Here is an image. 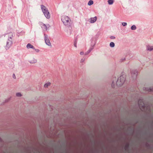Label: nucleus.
<instances>
[{"instance_id": "5701e85b", "label": "nucleus", "mask_w": 153, "mask_h": 153, "mask_svg": "<svg viewBox=\"0 0 153 153\" xmlns=\"http://www.w3.org/2000/svg\"><path fill=\"white\" fill-rule=\"evenodd\" d=\"M50 85H51V83L50 82H48V83H47L45 84L44 85V86L45 88L48 87V86Z\"/></svg>"}, {"instance_id": "2eb2a0df", "label": "nucleus", "mask_w": 153, "mask_h": 153, "mask_svg": "<svg viewBox=\"0 0 153 153\" xmlns=\"http://www.w3.org/2000/svg\"><path fill=\"white\" fill-rule=\"evenodd\" d=\"M96 44V42L94 43V44H91V46L88 50L91 52V51L94 49V47L95 46Z\"/></svg>"}, {"instance_id": "4468645a", "label": "nucleus", "mask_w": 153, "mask_h": 153, "mask_svg": "<svg viewBox=\"0 0 153 153\" xmlns=\"http://www.w3.org/2000/svg\"><path fill=\"white\" fill-rule=\"evenodd\" d=\"M27 48L29 49V48H32L33 49H34V46L30 44V43H28L27 45Z\"/></svg>"}, {"instance_id": "f3484780", "label": "nucleus", "mask_w": 153, "mask_h": 153, "mask_svg": "<svg viewBox=\"0 0 153 153\" xmlns=\"http://www.w3.org/2000/svg\"><path fill=\"white\" fill-rule=\"evenodd\" d=\"M37 60L36 59H33L32 60H31L30 61H29V62L30 63H35L36 62Z\"/></svg>"}, {"instance_id": "a211bd4d", "label": "nucleus", "mask_w": 153, "mask_h": 153, "mask_svg": "<svg viewBox=\"0 0 153 153\" xmlns=\"http://www.w3.org/2000/svg\"><path fill=\"white\" fill-rule=\"evenodd\" d=\"M85 58H83L81 59L80 61V65H83V63L84 62L85 60Z\"/></svg>"}, {"instance_id": "e433bc0d", "label": "nucleus", "mask_w": 153, "mask_h": 153, "mask_svg": "<svg viewBox=\"0 0 153 153\" xmlns=\"http://www.w3.org/2000/svg\"><path fill=\"white\" fill-rule=\"evenodd\" d=\"M131 130L132 131V129H131Z\"/></svg>"}, {"instance_id": "393cba45", "label": "nucleus", "mask_w": 153, "mask_h": 153, "mask_svg": "<svg viewBox=\"0 0 153 153\" xmlns=\"http://www.w3.org/2000/svg\"><path fill=\"white\" fill-rule=\"evenodd\" d=\"M146 147H149V148H150L151 147V146H150V144L148 143H146Z\"/></svg>"}, {"instance_id": "9d476101", "label": "nucleus", "mask_w": 153, "mask_h": 153, "mask_svg": "<svg viewBox=\"0 0 153 153\" xmlns=\"http://www.w3.org/2000/svg\"><path fill=\"white\" fill-rule=\"evenodd\" d=\"M143 90H146L148 92L152 91H153V87H152V88L144 87L143 88Z\"/></svg>"}, {"instance_id": "c9c22d12", "label": "nucleus", "mask_w": 153, "mask_h": 153, "mask_svg": "<svg viewBox=\"0 0 153 153\" xmlns=\"http://www.w3.org/2000/svg\"><path fill=\"white\" fill-rule=\"evenodd\" d=\"M152 123H153V122H152Z\"/></svg>"}, {"instance_id": "20e7f679", "label": "nucleus", "mask_w": 153, "mask_h": 153, "mask_svg": "<svg viewBox=\"0 0 153 153\" xmlns=\"http://www.w3.org/2000/svg\"><path fill=\"white\" fill-rule=\"evenodd\" d=\"M138 105L140 109L143 111H145L146 106L143 100L140 99L138 101Z\"/></svg>"}, {"instance_id": "f8f14e48", "label": "nucleus", "mask_w": 153, "mask_h": 153, "mask_svg": "<svg viewBox=\"0 0 153 153\" xmlns=\"http://www.w3.org/2000/svg\"><path fill=\"white\" fill-rule=\"evenodd\" d=\"M146 50L150 51L153 50V46L147 45L146 46Z\"/></svg>"}, {"instance_id": "f257e3e1", "label": "nucleus", "mask_w": 153, "mask_h": 153, "mask_svg": "<svg viewBox=\"0 0 153 153\" xmlns=\"http://www.w3.org/2000/svg\"><path fill=\"white\" fill-rule=\"evenodd\" d=\"M8 38L6 43V45L5 46V48L6 50H7L12 46L13 42L12 38L13 36V33H9L8 34Z\"/></svg>"}, {"instance_id": "f704fd0d", "label": "nucleus", "mask_w": 153, "mask_h": 153, "mask_svg": "<svg viewBox=\"0 0 153 153\" xmlns=\"http://www.w3.org/2000/svg\"><path fill=\"white\" fill-rule=\"evenodd\" d=\"M91 42H92V41H93V39H91Z\"/></svg>"}, {"instance_id": "473e14b6", "label": "nucleus", "mask_w": 153, "mask_h": 153, "mask_svg": "<svg viewBox=\"0 0 153 153\" xmlns=\"http://www.w3.org/2000/svg\"><path fill=\"white\" fill-rule=\"evenodd\" d=\"M13 78L14 79H15L16 78V76H15V75L14 74H13Z\"/></svg>"}, {"instance_id": "b1692460", "label": "nucleus", "mask_w": 153, "mask_h": 153, "mask_svg": "<svg viewBox=\"0 0 153 153\" xmlns=\"http://www.w3.org/2000/svg\"><path fill=\"white\" fill-rule=\"evenodd\" d=\"M16 96L19 97H21L22 96V94L20 93H16Z\"/></svg>"}, {"instance_id": "cd10ccee", "label": "nucleus", "mask_w": 153, "mask_h": 153, "mask_svg": "<svg viewBox=\"0 0 153 153\" xmlns=\"http://www.w3.org/2000/svg\"><path fill=\"white\" fill-rule=\"evenodd\" d=\"M90 52L88 50L85 53V55H88L89 53Z\"/></svg>"}, {"instance_id": "72a5a7b5", "label": "nucleus", "mask_w": 153, "mask_h": 153, "mask_svg": "<svg viewBox=\"0 0 153 153\" xmlns=\"http://www.w3.org/2000/svg\"><path fill=\"white\" fill-rule=\"evenodd\" d=\"M9 100H10V99H8L7 100H6L5 101V102H8L9 101Z\"/></svg>"}, {"instance_id": "c756f323", "label": "nucleus", "mask_w": 153, "mask_h": 153, "mask_svg": "<svg viewBox=\"0 0 153 153\" xmlns=\"http://www.w3.org/2000/svg\"><path fill=\"white\" fill-rule=\"evenodd\" d=\"M35 51L37 52H39V50L38 49H36L34 48V49H33Z\"/></svg>"}, {"instance_id": "dca6fc26", "label": "nucleus", "mask_w": 153, "mask_h": 153, "mask_svg": "<svg viewBox=\"0 0 153 153\" xmlns=\"http://www.w3.org/2000/svg\"><path fill=\"white\" fill-rule=\"evenodd\" d=\"M129 143H127L124 148L125 150L126 151L127 150L129 149Z\"/></svg>"}, {"instance_id": "ddd939ff", "label": "nucleus", "mask_w": 153, "mask_h": 153, "mask_svg": "<svg viewBox=\"0 0 153 153\" xmlns=\"http://www.w3.org/2000/svg\"><path fill=\"white\" fill-rule=\"evenodd\" d=\"M41 27L44 30H46L47 29V27L46 25L42 23L41 24Z\"/></svg>"}, {"instance_id": "7ed1b4c3", "label": "nucleus", "mask_w": 153, "mask_h": 153, "mask_svg": "<svg viewBox=\"0 0 153 153\" xmlns=\"http://www.w3.org/2000/svg\"><path fill=\"white\" fill-rule=\"evenodd\" d=\"M61 20L65 25H69L70 20L68 16H62L61 17Z\"/></svg>"}, {"instance_id": "f03ea898", "label": "nucleus", "mask_w": 153, "mask_h": 153, "mask_svg": "<svg viewBox=\"0 0 153 153\" xmlns=\"http://www.w3.org/2000/svg\"><path fill=\"white\" fill-rule=\"evenodd\" d=\"M125 76L121 75L119 77L116 82V85L118 87L122 86L126 80Z\"/></svg>"}, {"instance_id": "6ab92c4d", "label": "nucleus", "mask_w": 153, "mask_h": 153, "mask_svg": "<svg viewBox=\"0 0 153 153\" xmlns=\"http://www.w3.org/2000/svg\"><path fill=\"white\" fill-rule=\"evenodd\" d=\"M108 4L109 5L112 4L114 2V0H108Z\"/></svg>"}, {"instance_id": "1a4fd4ad", "label": "nucleus", "mask_w": 153, "mask_h": 153, "mask_svg": "<svg viewBox=\"0 0 153 153\" xmlns=\"http://www.w3.org/2000/svg\"><path fill=\"white\" fill-rule=\"evenodd\" d=\"M41 8L43 13H45V12H46L47 10H48V9L43 5H41Z\"/></svg>"}, {"instance_id": "423d86ee", "label": "nucleus", "mask_w": 153, "mask_h": 153, "mask_svg": "<svg viewBox=\"0 0 153 153\" xmlns=\"http://www.w3.org/2000/svg\"><path fill=\"white\" fill-rule=\"evenodd\" d=\"M44 36H45V42L46 45L48 46L51 45V44L50 42V41L48 38V36L47 35H46L45 33L44 34Z\"/></svg>"}, {"instance_id": "7c9ffc66", "label": "nucleus", "mask_w": 153, "mask_h": 153, "mask_svg": "<svg viewBox=\"0 0 153 153\" xmlns=\"http://www.w3.org/2000/svg\"><path fill=\"white\" fill-rule=\"evenodd\" d=\"M126 59V58H124L121 59V62H123Z\"/></svg>"}, {"instance_id": "6e6552de", "label": "nucleus", "mask_w": 153, "mask_h": 153, "mask_svg": "<svg viewBox=\"0 0 153 153\" xmlns=\"http://www.w3.org/2000/svg\"><path fill=\"white\" fill-rule=\"evenodd\" d=\"M97 17L95 16L94 17L91 18L89 19V22L91 23H93L95 22L97 20Z\"/></svg>"}, {"instance_id": "9b49d317", "label": "nucleus", "mask_w": 153, "mask_h": 153, "mask_svg": "<svg viewBox=\"0 0 153 153\" xmlns=\"http://www.w3.org/2000/svg\"><path fill=\"white\" fill-rule=\"evenodd\" d=\"M116 82V78L115 77L114 78H113V81L111 84V86L112 88H114L115 87V84Z\"/></svg>"}, {"instance_id": "bb28decb", "label": "nucleus", "mask_w": 153, "mask_h": 153, "mask_svg": "<svg viewBox=\"0 0 153 153\" xmlns=\"http://www.w3.org/2000/svg\"><path fill=\"white\" fill-rule=\"evenodd\" d=\"M122 24L123 26H126L127 25V23L125 22H122Z\"/></svg>"}, {"instance_id": "a878e982", "label": "nucleus", "mask_w": 153, "mask_h": 153, "mask_svg": "<svg viewBox=\"0 0 153 153\" xmlns=\"http://www.w3.org/2000/svg\"><path fill=\"white\" fill-rule=\"evenodd\" d=\"M76 43H77V40H76V39L75 40V41H74V46L75 47H77V46H76Z\"/></svg>"}, {"instance_id": "c85d7f7f", "label": "nucleus", "mask_w": 153, "mask_h": 153, "mask_svg": "<svg viewBox=\"0 0 153 153\" xmlns=\"http://www.w3.org/2000/svg\"><path fill=\"white\" fill-rule=\"evenodd\" d=\"M110 38L111 39H114L115 38V37L114 36H111L110 37Z\"/></svg>"}, {"instance_id": "aec40b11", "label": "nucleus", "mask_w": 153, "mask_h": 153, "mask_svg": "<svg viewBox=\"0 0 153 153\" xmlns=\"http://www.w3.org/2000/svg\"><path fill=\"white\" fill-rule=\"evenodd\" d=\"M93 1L92 0H90L88 1V5L91 6V5L93 4Z\"/></svg>"}, {"instance_id": "39448f33", "label": "nucleus", "mask_w": 153, "mask_h": 153, "mask_svg": "<svg viewBox=\"0 0 153 153\" xmlns=\"http://www.w3.org/2000/svg\"><path fill=\"white\" fill-rule=\"evenodd\" d=\"M132 77L134 79H136L137 75V71L136 70H132L131 71Z\"/></svg>"}, {"instance_id": "2f4dec72", "label": "nucleus", "mask_w": 153, "mask_h": 153, "mask_svg": "<svg viewBox=\"0 0 153 153\" xmlns=\"http://www.w3.org/2000/svg\"><path fill=\"white\" fill-rule=\"evenodd\" d=\"M80 54L81 55H83L84 54V53L83 52H80Z\"/></svg>"}, {"instance_id": "412c9836", "label": "nucleus", "mask_w": 153, "mask_h": 153, "mask_svg": "<svg viewBox=\"0 0 153 153\" xmlns=\"http://www.w3.org/2000/svg\"><path fill=\"white\" fill-rule=\"evenodd\" d=\"M110 46L111 48H113L115 46V44L114 42H111L109 45Z\"/></svg>"}, {"instance_id": "4be33fe9", "label": "nucleus", "mask_w": 153, "mask_h": 153, "mask_svg": "<svg viewBox=\"0 0 153 153\" xmlns=\"http://www.w3.org/2000/svg\"><path fill=\"white\" fill-rule=\"evenodd\" d=\"M136 27L135 25H132L131 27V29L132 30H135L136 29Z\"/></svg>"}, {"instance_id": "4c0bfd02", "label": "nucleus", "mask_w": 153, "mask_h": 153, "mask_svg": "<svg viewBox=\"0 0 153 153\" xmlns=\"http://www.w3.org/2000/svg\"><path fill=\"white\" fill-rule=\"evenodd\" d=\"M1 139V138H0V139Z\"/></svg>"}, {"instance_id": "0eeeda50", "label": "nucleus", "mask_w": 153, "mask_h": 153, "mask_svg": "<svg viewBox=\"0 0 153 153\" xmlns=\"http://www.w3.org/2000/svg\"><path fill=\"white\" fill-rule=\"evenodd\" d=\"M43 14L47 19H49L50 18L51 15L48 10H47L46 12H45V13H43Z\"/></svg>"}]
</instances>
